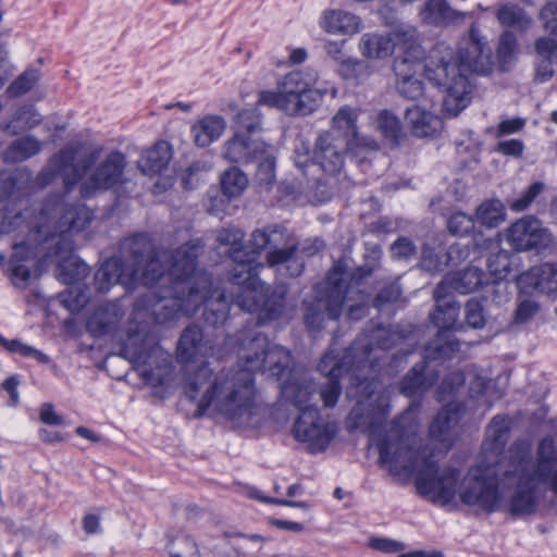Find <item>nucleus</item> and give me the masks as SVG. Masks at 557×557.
<instances>
[{
	"label": "nucleus",
	"instance_id": "nucleus-13",
	"mask_svg": "<svg viewBox=\"0 0 557 557\" xmlns=\"http://www.w3.org/2000/svg\"><path fill=\"white\" fill-rule=\"evenodd\" d=\"M358 112L349 106H344L338 109L331 121V129L342 140L348 145L349 153L359 158L361 161L366 160L367 152H374L380 149L379 143L368 136H363L358 132Z\"/></svg>",
	"mask_w": 557,
	"mask_h": 557
},
{
	"label": "nucleus",
	"instance_id": "nucleus-11",
	"mask_svg": "<svg viewBox=\"0 0 557 557\" xmlns=\"http://www.w3.org/2000/svg\"><path fill=\"white\" fill-rule=\"evenodd\" d=\"M433 297L436 302L434 311L430 314L432 323L438 329L434 339L428 344V357L435 359H449L460 348V343L454 332L457 330V319L460 306L449 298V292L444 283H438Z\"/></svg>",
	"mask_w": 557,
	"mask_h": 557
},
{
	"label": "nucleus",
	"instance_id": "nucleus-6",
	"mask_svg": "<svg viewBox=\"0 0 557 557\" xmlns=\"http://www.w3.org/2000/svg\"><path fill=\"white\" fill-rule=\"evenodd\" d=\"M125 259L108 258L95 273V285L107 292L115 284L133 290L154 287L164 274L159 252L147 233H134L124 242Z\"/></svg>",
	"mask_w": 557,
	"mask_h": 557
},
{
	"label": "nucleus",
	"instance_id": "nucleus-31",
	"mask_svg": "<svg viewBox=\"0 0 557 557\" xmlns=\"http://www.w3.org/2000/svg\"><path fill=\"white\" fill-rule=\"evenodd\" d=\"M511 431V419L507 414H496L486 428L482 448L486 455L499 457L504 454Z\"/></svg>",
	"mask_w": 557,
	"mask_h": 557
},
{
	"label": "nucleus",
	"instance_id": "nucleus-41",
	"mask_svg": "<svg viewBox=\"0 0 557 557\" xmlns=\"http://www.w3.org/2000/svg\"><path fill=\"white\" fill-rule=\"evenodd\" d=\"M474 218L481 226L496 228L506 219V208L499 199H486L476 208Z\"/></svg>",
	"mask_w": 557,
	"mask_h": 557
},
{
	"label": "nucleus",
	"instance_id": "nucleus-39",
	"mask_svg": "<svg viewBox=\"0 0 557 557\" xmlns=\"http://www.w3.org/2000/svg\"><path fill=\"white\" fill-rule=\"evenodd\" d=\"M41 151V143L34 136L27 135L13 140L3 151L2 160L15 164L30 159Z\"/></svg>",
	"mask_w": 557,
	"mask_h": 557
},
{
	"label": "nucleus",
	"instance_id": "nucleus-57",
	"mask_svg": "<svg viewBox=\"0 0 557 557\" xmlns=\"http://www.w3.org/2000/svg\"><path fill=\"white\" fill-rule=\"evenodd\" d=\"M391 252L398 260H409L417 255V247L409 237L400 236L391 245Z\"/></svg>",
	"mask_w": 557,
	"mask_h": 557
},
{
	"label": "nucleus",
	"instance_id": "nucleus-35",
	"mask_svg": "<svg viewBox=\"0 0 557 557\" xmlns=\"http://www.w3.org/2000/svg\"><path fill=\"white\" fill-rule=\"evenodd\" d=\"M225 127L224 117L216 114H207L191 125L190 132L196 146L207 148L222 136Z\"/></svg>",
	"mask_w": 557,
	"mask_h": 557
},
{
	"label": "nucleus",
	"instance_id": "nucleus-27",
	"mask_svg": "<svg viewBox=\"0 0 557 557\" xmlns=\"http://www.w3.org/2000/svg\"><path fill=\"white\" fill-rule=\"evenodd\" d=\"M207 344L203 341L202 329L197 324L186 326L177 343L176 358L182 364L196 362L200 356H205Z\"/></svg>",
	"mask_w": 557,
	"mask_h": 557
},
{
	"label": "nucleus",
	"instance_id": "nucleus-24",
	"mask_svg": "<svg viewBox=\"0 0 557 557\" xmlns=\"http://www.w3.org/2000/svg\"><path fill=\"white\" fill-rule=\"evenodd\" d=\"M344 44L345 40H330L324 48L327 55L339 64L341 76L345 81L359 85L370 75L369 65L361 60L347 58L344 52Z\"/></svg>",
	"mask_w": 557,
	"mask_h": 557
},
{
	"label": "nucleus",
	"instance_id": "nucleus-59",
	"mask_svg": "<svg viewBox=\"0 0 557 557\" xmlns=\"http://www.w3.org/2000/svg\"><path fill=\"white\" fill-rule=\"evenodd\" d=\"M368 546L374 550L387 554L399 553L405 548V545L401 542L382 536L370 537Z\"/></svg>",
	"mask_w": 557,
	"mask_h": 557
},
{
	"label": "nucleus",
	"instance_id": "nucleus-21",
	"mask_svg": "<svg viewBox=\"0 0 557 557\" xmlns=\"http://www.w3.org/2000/svg\"><path fill=\"white\" fill-rule=\"evenodd\" d=\"M428 352L423 360L414 363L411 369L401 377L399 392L408 398L423 397L438 381L440 372L429 370Z\"/></svg>",
	"mask_w": 557,
	"mask_h": 557
},
{
	"label": "nucleus",
	"instance_id": "nucleus-10",
	"mask_svg": "<svg viewBox=\"0 0 557 557\" xmlns=\"http://www.w3.org/2000/svg\"><path fill=\"white\" fill-rule=\"evenodd\" d=\"M323 296L311 301H304V323L307 331L314 337V333L323 329L325 317L338 320L342 315L350 286L345 280V270L333 267L326 274Z\"/></svg>",
	"mask_w": 557,
	"mask_h": 557
},
{
	"label": "nucleus",
	"instance_id": "nucleus-29",
	"mask_svg": "<svg viewBox=\"0 0 557 557\" xmlns=\"http://www.w3.org/2000/svg\"><path fill=\"white\" fill-rule=\"evenodd\" d=\"M555 453L554 440L549 436L543 437L536 449V469L530 475H534V479L541 482H548L552 492L557 497V469L550 471L557 461Z\"/></svg>",
	"mask_w": 557,
	"mask_h": 557
},
{
	"label": "nucleus",
	"instance_id": "nucleus-25",
	"mask_svg": "<svg viewBox=\"0 0 557 557\" xmlns=\"http://www.w3.org/2000/svg\"><path fill=\"white\" fill-rule=\"evenodd\" d=\"M13 252L8 261V273L13 285L21 286L28 283L32 272L25 265L36 258L37 247L28 240H22L12 245Z\"/></svg>",
	"mask_w": 557,
	"mask_h": 557
},
{
	"label": "nucleus",
	"instance_id": "nucleus-58",
	"mask_svg": "<svg viewBox=\"0 0 557 557\" xmlns=\"http://www.w3.org/2000/svg\"><path fill=\"white\" fill-rule=\"evenodd\" d=\"M466 322L473 329H481L485 324L484 309L476 299H469L466 304Z\"/></svg>",
	"mask_w": 557,
	"mask_h": 557
},
{
	"label": "nucleus",
	"instance_id": "nucleus-17",
	"mask_svg": "<svg viewBox=\"0 0 557 557\" xmlns=\"http://www.w3.org/2000/svg\"><path fill=\"white\" fill-rule=\"evenodd\" d=\"M349 152L348 145L334 132H322L315 139L311 160L326 175H337L344 168L345 154Z\"/></svg>",
	"mask_w": 557,
	"mask_h": 557
},
{
	"label": "nucleus",
	"instance_id": "nucleus-14",
	"mask_svg": "<svg viewBox=\"0 0 557 557\" xmlns=\"http://www.w3.org/2000/svg\"><path fill=\"white\" fill-rule=\"evenodd\" d=\"M125 154L119 150L111 151L106 159L98 164L88 181L82 185V196L88 198L97 191H106L122 186L125 182Z\"/></svg>",
	"mask_w": 557,
	"mask_h": 557
},
{
	"label": "nucleus",
	"instance_id": "nucleus-54",
	"mask_svg": "<svg viewBox=\"0 0 557 557\" xmlns=\"http://www.w3.org/2000/svg\"><path fill=\"white\" fill-rule=\"evenodd\" d=\"M544 189L545 184L543 182L535 181L531 183L520 197L509 203V208L513 212H523L528 210Z\"/></svg>",
	"mask_w": 557,
	"mask_h": 557
},
{
	"label": "nucleus",
	"instance_id": "nucleus-42",
	"mask_svg": "<svg viewBox=\"0 0 557 557\" xmlns=\"http://www.w3.org/2000/svg\"><path fill=\"white\" fill-rule=\"evenodd\" d=\"M496 18L504 27H513L520 32L528 30L532 25V18L517 4L505 3L496 11Z\"/></svg>",
	"mask_w": 557,
	"mask_h": 557
},
{
	"label": "nucleus",
	"instance_id": "nucleus-20",
	"mask_svg": "<svg viewBox=\"0 0 557 557\" xmlns=\"http://www.w3.org/2000/svg\"><path fill=\"white\" fill-rule=\"evenodd\" d=\"M264 148H270L260 137L234 133L223 146V157L236 164L248 165L262 157Z\"/></svg>",
	"mask_w": 557,
	"mask_h": 557
},
{
	"label": "nucleus",
	"instance_id": "nucleus-50",
	"mask_svg": "<svg viewBox=\"0 0 557 557\" xmlns=\"http://www.w3.org/2000/svg\"><path fill=\"white\" fill-rule=\"evenodd\" d=\"M171 557H200L197 542L188 534L178 532L168 544Z\"/></svg>",
	"mask_w": 557,
	"mask_h": 557
},
{
	"label": "nucleus",
	"instance_id": "nucleus-49",
	"mask_svg": "<svg viewBox=\"0 0 557 557\" xmlns=\"http://www.w3.org/2000/svg\"><path fill=\"white\" fill-rule=\"evenodd\" d=\"M257 170L255 177L260 186L267 189L271 188L275 182L276 161L270 148H264L262 157L255 161Z\"/></svg>",
	"mask_w": 557,
	"mask_h": 557
},
{
	"label": "nucleus",
	"instance_id": "nucleus-36",
	"mask_svg": "<svg viewBox=\"0 0 557 557\" xmlns=\"http://www.w3.org/2000/svg\"><path fill=\"white\" fill-rule=\"evenodd\" d=\"M75 152L71 148H63L54 153L48 164L62 175L64 189L72 191L83 178V174L77 165L74 164Z\"/></svg>",
	"mask_w": 557,
	"mask_h": 557
},
{
	"label": "nucleus",
	"instance_id": "nucleus-26",
	"mask_svg": "<svg viewBox=\"0 0 557 557\" xmlns=\"http://www.w3.org/2000/svg\"><path fill=\"white\" fill-rule=\"evenodd\" d=\"M405 121L412 136L418 138L435 137L443 129L442 119L417 104L406 109Z\"/></svg>",
	"mask_w": 557,
	"mask_h": 557
},
{
	"label": "nucleus",
	"instance_id": "nucleus-44",
	"mask_svg": "<svg viewBox=\"0 0 557 557\" xmlns=\"http://www.w3.org/2000/svg\"><path fill=\"white\" fill-rule=\"evenodd\" d=\"M454 252V246L449 247L447 251H444L443 249L437 250L430 245H423L420 267L430 273L442 272L448 265Z\"/></svg>",
	"mask_w": 557,
	"mask_h": 557
},
{
	"label": "nucleus",
	"instance_id": "nucleus-8",
	"mask_svg": "<svg viewBox=\"0 0 557 557\" xmlns=\"http://www.w3.org/2000/svg\"><path fill=\"white\" fill-rule=\"evenodd\" d=\"M119 346V356L129 361L146 383L156 386L163 384V376L156 373L153 363L161 368L168 358L163 357L162 347L149 331L139 323L129 325Z\"/></svg>",
	"mask_w": 557,
	"mask_h": 557
},
{
	"label": "nucleus",
	"instance_id": "nucleus-32",
	"mask_svg": "<svg viewBox=\"0 0 557 557\" xmlns=\"http://www.w3.org/2000/svg\"><path fill=\"white\" fill-rule=\"evenodd\" d=\"M520 282L542 294L557 292V262H543L521 274Z\"/></svg>",
	"mask_w": 557,
	"mask_h": 557
},
{
	"label": "nucleus",
	"instance_id": "nucleus-3",
	"mask_svg": "<svg viewBox=\"0 0 557 557\" xmlns=\"http://www.w3.org/2000/svg\"><path fill=\"white\" fill-rule=\"evenodd\" d=\"M221 245L230 246L228 257L233 261L230 282L234 286L230 300L245 312L257 315L258 324L277 321L284 313L286 292L273 288L260 278L264 264L259 260L263 251L270 269L285 265V275L298 277L301 264L295 259L298 250L287 227L268 224L251 232L248 243L245 233L237 227H224L218 234Z\"/></svg>",
	"mask_w": 557,
	"mask_h": 557
},
{
	"label": "nucleus",
	"instance_id": "nucleus-22",
	"mask_svg": "<svg viewBox=\"0 0 557 557\" xmlns=\"http://www.w3.org/2000/svg\"><path fill=\"white\" fill-rule=\"evenodd\" d=\"M534 475H521L517 488L508 499L506 511L512 518L529 517L537 512L539 496Z\"/></svg>",
	"mask_w": 557,
	"mask_h": 557
},
{
	"label": "nucleus",
	"instance_id": "nucleus-30",
	"mask_svg": "<svg viewBox=\"0 0 557 557\" xmlns=\"http://www.w3.org/2000/svg\"><path fill=\"white\" fill-rule=\"evenodd\" d=\"M465 412L461 403H447L432 419L429 425V437L435 442L443 443L449 435L450 430L458 424Z\"/></svg>",
	"mask_w": 557,
	"mask_h": 557
},
{
	"label": "nucleus",
	"instance_id": "nucleus-12",
	"mask_svg": "<svg viewBox=\"0 0 557 557\" xmlns=\"http://www.w3.org/2000/svg\"><path fill=\"white\" fill-rule=\"evenodd\" d=\"M337 433V423L324 419L315 406L305 407L292 426L293 437L298 443L306 445V450L311 455L324 453Z\"/></svg>",
	"mask_w": 557,
	"mask_h": 557
},
{
	"label": "nucleus",
	"instance_id": "nucleus-46",
	"mask_svg": "<svg viewBox=\"0 0 557 557\" xmlns=\"http://www.w3.org/2000/svg\"><path fill=\"white\" fill-rule=\"evenodd\" d=\"M518 52V40L513 32L504 30L498 39L496 48V60L500 71L506 72L516 60Z\"/></svg>",
	"mask_w": 557,
	"mask_h": 557
},
{
	"label": "nucleus",
	"instance_id": "nucleus-34",
	"mask_svg": "<svg viewBox=\"0 0 557 557\" xmlns=\"http://www.w3.org/2000/svg\"><path fill=\"white\" fill-rule=\"evenodd\" d=\"M172 149L168 141L159 140L140 154L138 169L146 175L154 176L168 168Z\"/></svg>",
	"mask_w": 557,
	"mask_h": 557
},
{
	"label": "nucleus",
	"instance_id": "nucleus-43",
	"mask_svg": "<svg viewBox=\"0 0 557 557\" xmlns=\"http://www.w3.org/2000/svg\"><path fill=\"white\" fill-rule=\"evenodd\" d=\"M235 133L259 137L262 127V114L258 108H245L234 119Z\"/></svg>",
	"mask_w": 557,
	"mask_h": 557
},
{
	"label": "nucleus",
	"instance_id": "nucleus-60",
	"mask_svg": "<svg viewBox=\"0 0 557 557\" xmlns=\"http://www.w3.org/2000/svg\"><path fill=\"white\" fill-rule=\"evenodd\" d=\"M494 150L505 157L519 159L523 156L524 144L518 138L502 140L497 143Z\"/></svg>",
	"mask_w": 557,
	"mask_h": 557
},
{
	"label": "nucleus",
	"instance_id": "nucleus-4",
	"mask_svg": "<svg viewBox=\"0 0 557 557\" xmlns=\"http://www.w3.org/2000/svg\"><path fill=\"white\" fill-rule=\"evenodd\" d=\"M399 41L409 44L408 50L395 58L393 71L396 88L407 99L417 100L423 95L424 75L435 87L445 94L444 102L456 104V114L465 109L472 92L471 76L485 73V42L472 28L469 38L459 42L454 50L445 42L435 44L428 52L420 44H414V32L396 34Z\"/></svg>",
	"mask_w": 557,
	"mask_h": 557
},
{
	"label": "nucleus",
	"instance_id": "nucleus-61",
	"mask_svg": "<svg viewBox=\"0 0 557 557\" xmlns=\"http://www.w3.org/2000/svg\"><path fill=\"white\" fill-rule=\"evenodd\" d=\"M539 309V304L533 300L524 299L520 301L515 311V322L525 323L530 321L537 313Z\"/></svg>",
	"mask_w": 557,
	"mask_h": 557
},
{
	"label": "nucleus",
	"instance_id": "nucleus-56",
	"mask_svg": "<svg viewBox=\"0 0 557 557\" xmlns=\"http://www.w3.org/2000/svg\"><path fill=\"white\" fill-rule=\"evenodd\" d=\"M401 293L403 290L397 283H388L374 296L372 305L377 309H382L385 305L398 301Z\"/></svg>",
	"mask_w": 557,
	"mask_h": 557
},
{
	"label": "nucleus",
	"instance_id": "nucleus-45",
	"mask_svg": "<svg viewBox=\"0 0 557 557\" xmlns=\"http://www.w3.org/2000/svg\"><path fill=\"white\" fill-rule=\"evenodd\" d=\"M222 194L231 200L239 197L248 186L247 175L237 166H231L221 175Z\"/></svg>",
	"mask_w": 557,
	"mask_h": 557
},
{
	"label": "nucleus",
	"instance_id": "nucleus-53",
	"mask_svg": "<svg viewBox=\"0 0 557 557\" xmlns=\"http://www.w3.org/2000/svg\"><path fill=\"white\" fill-rule=\"evenodd\" d=\"M257 106L268 107L271 109H277L287 114L292 115V108L282 90V88H277L276 90L264 89L258 92Z\"/></svg>",
	"mask_w": 557,
	"mask_h": 557
},
{
	"label": "nucleus",
	"instance_id": "nucleus-48",
	"mask_svg": "<svg viewBox=\"0 0 557 557\" xmlns=\"http://www.w3.org/2000/svg\"><path fill=\"white\" fill-rule=\"evenodd\" d=\"M0 346L3 347L8 352L20 355L24 358H32L39 364L51 363V358L44 351L23 343L17 338L8 339L0 333Z\"/></svg>",
	"mask_w": 557,
	"mask_h": 557
},
{
	"label": "nucleus",
	"instance_id": "nucleus-55",
	"mask_svg": "<svg viewBox=\"0 0 557 557\" xmlns=\"http://www.w3.org/2000/svg\"><path fill=\"white\" fill-rule=\"evenodd\" d=\"M475 218L465 212L453 213L447 221L448 231L458 236H463L473 231Z\"/></svg>",
	"mask_w": 557,
	"mask_h": 557
},
{
	"label": "nucleus",
	"instance_id": "nucleus-23",
	"mask_svg": "<svg viewBox=\"0 0 557 557\" xmlns=\"http://www.w3.org/2000/svg\"><path fill=\"white\" fill-rule=\"evenodd\" d=\"M124 318V310L115 302L98 306L86 320V329L94 337L113 335Z\"/></svg>",
	"mask_w": 557,
	"mask_h": 557
},
{
	"label": "nucleus",
	"instance_id": "nucleus-9",
	"mask_svg": "<svg viewBox=\"0 0 557 557\" xmlns=\"http://www.w3.org/2000/svg\"><path fill=\"white\" fill-rule=\"evenodd\" d=\"M319 73L312 67L290 71L276 83L282 88L290 108L292 115H309L317 111L325 96L337 97L338 89L334 84L317 87Z\"/></svg>",
	"mask_w": 557,
	"mask_h": 557
},
{
	"label": "nucleus",
	"instance_id": "nucleus-38",
	"mask_svg": "<svg viewBox=\"0 0 557 557\" xmlns=\"http://www.w3.org/2000/svg\"><path fill=\"white\" fill-rule=\"evenodd\" d=\"M457 17L446 0H426L420 11L422 23L430 26H447Z\"/></svg>",
	"mask_w": 557,
	"mask_h": 557
},
{
	"label": "nucleus",
	"instance_id": "nucleus-7",
	"mask_svg": "<svg viewBox=\"0 0 557 557\" xmlns=\"http://www.w3.org/2000/svg\"><path fill=\"white\" fill-rule=\"evenodd\" d=\"M54 211L59 209V216L51 227L46 224L37 225L35 233L44 235L40 243L53 242L49 247L48 256L58 258L57 275L64 284L72 285L88 276L89 267L74 255L73 234L85 231L94 220V211L84 203H67L58 201Z\"/></svg>",
	"mask_w": 557,
	"mask_h": 557
},
{
	"label": "nucleus",
	"instance_id": "nucleus-62",
	"mask_svg": "<svg viewBox=\"0 0 557 557\" xmlns=\"http://www.w3.org/2000/svg\"><path fill=\"white\" fill-rule=\"evenodd\" d=\"M465 377L461 374L446 376L436 389L438 400H443L446 396H451L457 391V386L462 385Z\"/></svg>",
	"mask_w": 557,
	"mask_h": 557
},
{
	"label": "nucleus",
	"instance_id": "nucleus-15",
	"mask_svg": "<svg viewBox=\"0 0 557 557\" xmlns=\"http://www.w3.org/2000/svg\"><path fill=\"white\" fill-rule=\"evenodd\" d=\"M352 346L345 351L344 357H338L333 350L329 349L318 363V371L327 377V381L320 386V398L325 408H334L343 393L341 379L344 373L351 370L346 359L350 355Z\"/></svg>",
	"mask_w": 557,
	"mask_h": 557
},
{
	"label": "nucleus",
	"instance_id": "nucleus-51",
	"mask_svg": "<svg viewBox=\"0 0 557 557\" xmlns=\"http://www.w3.org/2000/svg\"><path fill=\"white\" fill-rule=\"evenodd\" d=\"M40 72L37 69H26L7 88V94L12 98L21 97L30 91L39 82Z\"/></svg>",
	"mask_w": 557,
	"mask_h": 557
},
{
	"label": "nucleus",
	"instance_id": "nucleus-2",
	"mask_svg": "<svg viewBox=\"0 0 557 557\" xmlns=\"http://www.w3.org/2000/svg\"><path fill=\"white\" fill-rule=\"evenodd\" d=\"M235 337L236 354L242 367L213 371L203 363L185 377L184 395L191 403L197 400L194 418L219 416L230 422L239 423L243 419L257 414V372L281 382V396L299 412L310 406L313 382L299 377L290 367V350L272 344L260 332L251 335L238 332Z\"/></svg>",
	"mask_w": 557,
	"mask_h": 557
},
{
	"label": "nucleus",
	"instance_id": "nucleus-5",
	"mask_svg": "<svg viewBox=\"0 0 557 557\" xmlns=\"http://www.w3.org/2000/svg\"><path fill=\"white\" fill-rule=\"evenodd\" d=\"M199 249L197 242L188 240L172 251L168 269L172 280L169 297L152 292L145 295L146 306L151 307L157 324L165 325L181 317L191 318L201 308L205 323L215 330L230 318L234 304L226 290L214 283L210 273L197 271Z\"/></svg>",
	"mask_w": 557,
	"mask_h": 557
},
{
	"label": "nucleus",
	"instance_id": "nucleus-40",
	"mask_svg": "<svg viewBox=\"0 0 557 557\" xmlns=\"http://www.w3.org/2000/svg\"><path fill=\"white\" fill-rule=\"evenodd\" d=\"M369 272L360 275L358 278L351 277L350 282L346 283L350 286V292L346 298L347 300H356L355 304H350L347 308V317L350 320L358 321L364 318L369 311V304L371 300V296L369 293L360 289L361 280L364 275L369 274Z\"/></svg>",
	"mask_w": 557,
	"mask_h": 557
},
{
	"label": "nucleus",
	"instance_id": "nucleus-18",
	"mask_svg": "<svg viewBox=\"0 0 557 557\" xmlns=\"http://www.w3.org/2000/svg\"><path fill=\"white\" fill-rule=\"evenodd\" d=\"M505 236L516 251H530L546 246V230L533 215H525L512 222L506 230Z\"/></svg>",
	"mask_w": 557,
	"mask_h": 557
},
{
	"label": "nucleus",
	"instance_id": "nucleus-52",
	"mask_svg": "<svg viewBox=\"0 0 557 557\" xmlns=\"http://www.w3.org/2000/svg\"><path fill=\"white\" fill-rule=\"evenodd\" d=\"M486 265L495 281L507 280L511 273V255L500 249L487 258Z\"/></svg>",
	"mask_w": 557,
	"mask_h": 557
},
{
	"label": "nucleus",
	"instance_id": "nucleus-33",
	"mask_svg": "<svg viewBox=\"0 0 557 557\" xmlns=\"http://www.w3.org/2000/svg\"><path fill=\"white\" fill-rule=\"evenodd\" d=\"M321 28L333 35H354L361 29V18L344 10H325L320 18Z\"/></svg>",
	"mask_w": 557,
	"mask_h": 557
},
{
	"label": "nucleus",
	"instance_id": "nucleus-47",
	"mask_svg": "<svg viewBox=\"0 0 557 557\" xmlns=\"http://www.w3.org/2000/svg\"><path fill=\"white\" fill-rule=\"evenodd\" d=\"M376 129L383 139L397 146L403 135L399 119L388 110H382L376 115Z\"/></svg>",
	"mask_w": 557,
	"mask_h": 557
},
{
	"label": "nucleus",
	"instance_id": "nucleus-19",
	"mask_svg": "<svg viewBox=\"0 0 557 557\" xmlns=\"http://www.w3.org/2000/svg\"><path fill=\"white\" fill-rule=\"evenodd\" d=\"M413 30L414 44L418 42V32L414 27H400L395 29L392 34L366 33L362 35L359 42L360 53L367 59H386L393 55L396 46H399L404 51L408 50L409 44L399 41L396 34L398 32Z\"/></svg>",
	"mask_w": 557,
	"mask_h": 557
},
{
	"label": "nucleus",
	"instance_id": "nucleus-63",
	"mask_svg": "<svg viewBox=\"0 0 557 557\" xmlns=\"http://www.w3.org/2000/svg\"><path fill=\"white\" fill-rule=\"evenodd\" d=\"M525 126V120L519 116L503 120L496 127V137H504L522 131Z\"/></svg>",
	"mask_w": 557,
	"mask_h": 557
},
{
	"label": "nucleus",
	"instance_id": "nucleus-1",
	"mask_svg": "<svg viewBox=\"0 0 557 557\" xmlns=\"http://www.w3.org/2000/svg\"><path fill=\"white\" fill-rule=\"evenodd\" d=\"M351 379L347 394L357 398V405L348 416L350 429H360L370 437H376L379 462L382 467H387L392 475L411 474L417 470L416 492L434 505H450L458 495L463 505L479 506L486 513L502 509L503 496L496 480L483 474H473L461 480V471L453 466L440 470L432 455H425V448L417 444L419 423L412 417L411 407L386 425L391 406L382 395L376 396L366 411L361 409L374 396L379 380L375 376L357 374Z\"/></svg>",
	"mask_w": 557,
	"mask_h": 557
},
{
	"label": "nucleus",
	"instance_id": "nucleus-37",
	"mask_svg": "<svg viewBox=\"0 0 557 557\" xmlns=\"http://www.w3.org/2000/svg\"><path fill=\"white\" fill-rule=\"evenodd\" d=\"M484 272L475 267L455 272L445 277L441 283L446 284L447 292H456L462 295L470 294L483 285Z\"/></svg>",
	"mask_w": 557,
	"mask_h": 557
},
{
	"label": "nucleus",
	"instance_id": "nucleus-16",
	"mask_svg": "<svg viewBox=\"0 0 557 557\" xmlns=\"http://www.w3.org/2000/svg\"><path fill=\"white\" fill-rule=\"evenodd\" d=\"M58 201H64L61 197L48 198L44 201L41 209L39 210V220L41 222L30 224L26 221V215L23 210H17L15 207H4L0 209V234L5 235L23 228L27 230V235H34L39 242L44 238V235L35 233L37 225L46 224L49 227L59 216V209L54 211L52 208Z\"/></svg>",
	"mask_w": 557,
	"mask_h": 557
},
{
	"label": "nucleus",
	"instance_id": "nucleus-28",
	"mask_svg": "<svg viewBox=\"0 0 557 557\" xmlns=\"http://www.w3.org/2000/svg\"><path fill=\"white\" fill-rule=\"evenodd\" d=\"M544 29L550 37H539L534 49L543 59H550L557 53V1L547 2L540 11Z\"/></svg>",
	"mask_w": 557,
	"mask_h": 557
},
{
	"label": "nucleus",
	"instance_id": "nucleus-64",
	"mask_svg": "<svg viewBox=\"0 0 557 557\" xmlns=\"http://www.w3.org/2000/svg\"><path fill=\"white\" fill-rule=\"evenodd\" d=\"M39 420L47 425H62L64 423V418L54 410V406L50 403L41 405Z\"/></svg>",
	"mask_w": 557,
	"mask_h": 557
}]
</instances>
